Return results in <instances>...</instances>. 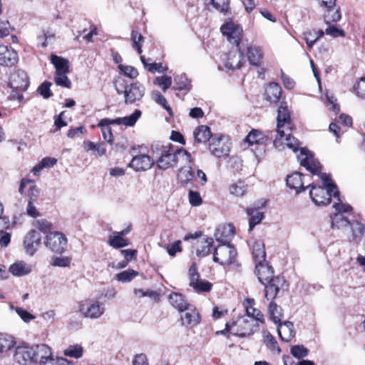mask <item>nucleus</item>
Wrapping results in <instances>:
<instances>
[{"label":"nucleus","instance_id":"obj_25","mask_svg":"<svg viewBox=\"0 0 365 365\" xmlns=\"http://www.w3.org/2000/svg\"><path fill=\"white\" fill-rule=\"evenodd\" d=\"M17 61V53L8 46L0 45V65L11 66Z\"/></svg>","mask_w":365,"mask_h":365},{"label":"nucleus","instance_id":"obj_48","mask_svg":"<svg viewBox=\"0 0 365 365\" xmlns=\"http://www.w3.org/2000/svg\"><path fill=\"white\" fill-rule=\"evenodd\" d=\"M268 312L271 319L275 324H277L280 322L281 318L282 317V309L279 307L277 306V304L275 302H270L268 307Z\"/></svg>","mask_w":365,"mask_h":365},{"label":"nucleus","instance_id":"obj_27","mask_svg":"<svg viewBox=\"0 0 365 365\" xmlns=\"http://www.w3.org/2000/svg\"><path fill=\"white\" fill-rule=\"evenodd\" d=\"M287 185L296 190L297 193H300L306 190L307 187L304 186V180L302 175L299 172H295L287 176L286 179Z\"/></svg>","mask_w":365,"mask_h":365},{"label":"nucleus","instance_id":"obj_33","mask_svg":"<svg viewBox=\"0 0 365 365\" xmlns=\"http://www.w3.org/2000/svg\"><path fill=\"white\" fill-rule=\"evenodd\" d=\"M258 207H248L246 210V212L248 216H250L249 220V231L253 230V228L261 222L262 220L264 217V215L262 212L258 210Z\"/></svg>","mask_w":365,"mask_h":365},{"label":"nucleus","instance_id":"obj_11","mask_svg":"<svg viewBox=\"0 0 365 365\" xmlns=\"http://www.w3.org/2000/svg\"><path fill=\"white\" fill-rule=\"evenodd\" d=\"M44 243L53 252L62 253L66 248L67 239L61 232H53L46 235Z\"/></svg>","mask_w":365,"mask_h":365},{"label":"nucleus","instance_id":"obj_44","mask_svg":"<svg viewBox=\"0 0 365 365\" xmlns=\"http://www.w3.org/2000/svg\"><path fill=\"white\" fill-rule=\"evenodd\" d=\"M253 302V299H247V303L249 305L246 307V314L243 317H250V318L252 317L255 320L257 321L258 324L259 322H263L264 315L259 310L252 307Z\"/></svg>","mask_w":365,"mask_h":365},{"label":"nucleus","instance_id":"obj_21","mask_svg":"<svg viewBox=\"0 0 365 365\" xmlns=\"http://www.w3.org/2000/svg\"><path fill=\"white\" fill-rule=\"evenodd\" d=\"M243 61V52L240 51V48L236 47L227 53L225 66L229 70L237 69L241 67Z\"/></svg>","mask_w":365,"mask_h":365},{"label":"nucleus","instance_id":"obj_56","mask_svg":"<svg viewBox=\"0 0 365 365\" xmlns=\"http://www.w3.org/2000/svg\"><path fill=\"white\" fill-rule=\"evenodd\" d=\"M154 84L159 86L163 92H165L172 85V78L168 76L156 77L154 80Z\"/></svg>","mask_w":365,"mask_h":365},{"label":"nucleus","instance_id":"obj_12","mask_svg":"<svg viewBox=\"0 0 365 365\" xmlns=\"http://www.w3.org/2000/svg\"><path fill=\"white\" fill-rule=\"evenodd\" d=\"M190 286L192 287L195 292H202L211 290L212 284L208 281L200 279V274L197 272L196 264H192L189 269Z\"/></svg>","mask_w":365,"mask_h":365},{"label":"nucleus","instance_id":"obj_61","mask_svg":"<svg viewBox=\"0 0 365 365\" xmlns=\"http://www.w3.org/2000/svg\"><path fill=\"white\" fill-rule=\"evenodd\" d=\"M291 354L297 359H302L308 355L309 351L303 345H295L291 348Z\"/></svg>","mask_w":365,"mask_h":365},{"label":"nucleus","instance_id":"obj_39","mask_svg":"<svg viewBox=\"0 0 365 365\" xmlns=\"http://www.w3.org/2000/svg\"><path fill=\"white\" fill-rule=\"evenodd\" d=\"M324 34H326L325 30L323 31L322 29L307 31L304 33V39L306 41L307 46L309 48H312L318 39L322 37Z\"/></svg>","mask_w":365,"mask_h":365},{"label":"nucleus","instance_id":"obj_43","mask_svg":"<svg viewBox=\"0 0 365 365\" xmlns=\"http://www.w3.org/2000/svg\"><path fill=\"white\" fill-rule=\"evenodd\" d=\"M193 178L194 172L190 166H184L178 170V180L183 185L187 184Z\"/></svg>","mask_w":365,"mask_h":365},{"label":"nucleus","instance_id":"obj_28","mask_svg":"<svg viewBox=\"0 0 365 365\" xmlns=\"http://www.w3.org/2000/svg\"><path fill=\"white\" fill-rule=\"evenodd\" d=\"M27 185H29L28 194H27L28 197L30 199L29 200L36 201L38 197L39 190H38L37 186L32 182V180H31L28 178H23L21 180L20 186L19 188V192L21 195H23L24 192V188Z\"/></svg>","mask_w":365,"mask_h":365},{"label":"nucleus","instance_id":"obj_50","mask_svg":"<svg viewBox=\"0 0 365 365\" xmlns=\"http://www.w3.org/2000/svg\"><path fill=\"white\" fill-rule=\"evenodd\" d=\"M133 48L140 54L142 53V42L143 41V36L141 34L135 30L131 31L130 35Z\"/></svg>","mask_w":365,"mask_h":365},{"label":"nucleus","instance_id":"obj_41","mask_svg":"<svg viewBox=\"0 0 365 365\" xmlns=\"http://www.w3.org/2000/svg\"><path fill=\"white\" fill-rule=\"evenodd\" d=\"M15 343L14 339L11 336L0 334V356L12 349Z\"/></svg>","mask_w":365,"mask_h":365},{"label":"nucleus","instance_id":"obj_18","mask_svg":"<svg viewBox=\"0 0 365 365\" xmlns=\"http://www.w3.org/2000/svg\"><path fill=\"white\" fill-rule=\"evenodd\" d=\"M155 164V160L150 155L141 154L134 155L129 165L135 171H145L149 170Z\"/></svg>","mask_w":365,"mask_h":365},{"label":"nucleus","instance_id":"obj_10","mask_svg":"<svg viewBox=\"0 0 365 365\" xmlns=\"http://www.w3.org/2000/svg\"><path fill=\"white\" fill-rule=\"evenodd\" d=\"M220 31L230 43L239 48L243 32L240 24H235L232 21H228L221 26Z\"/></svg>","mask_w":365,"mask_h":365},{"label":"nucleus","instance_id":"obj_8","mask_svg":"<svg viewBox=\"0 0 365 365\" xmlns=\"http://www.w3.org/2000/svg\"><path fill=\"white\" fill-rule=\"evenodd\" d=\"M333 207L336 213L331 216V227L333 229H341L346 227L350 224V220L344 214L349 213L352 210L351 205L344 204L341 200L334 202Z\"/></svg>","mask_w":365,"mask_h":365},{"label":"nucleus","instance_id":"obj_4","mask_svg":"<svg viewBox=\"0 0 365 365\" xmlns=\"http://www.w3.org/2000/svg\"><path fill=\"white\" fill-rule=\"evenodd\" d=\"M151 151L158 158L156 163L160 169L166 170L176 164L175 148L170 143H153L151 145Z\"/></svg>","mask_w":365,"mask_h":365},{"label":"nucleus","instance_id":"obj_14","mask_svg":"<svg viewBox=\"0 0 365 365\" xmlns=\"http://www.w3.org/2000/svg\"><path fill=\"white\" fill-rule=\"evenodd\" d=\"M79 311L85 317L90 319H98L105 312L103 303L99 302H88L81 303Z\"/></svg>","mask_w":365,"mask_h":365},{"label":"nucleus","instance_id":"obj_59","mask_svg":"<svg viewBox=\"0 0 365 365\" xmlns=\"http://www.w3.org/2000/svg\"><path fill=\"white\" fill-rule=\"evenodd\" d=\"M34 227L43 233L51 232L52 224L45 219L37 220L34 222Z\"/></svg>","mask_w":365,"mask_h":365},{"label":"nucleus","instance_id":"obj_36","mask_svg":"<svg viewBox=\"0 0 365 365\" xmlns=\"http://www.w3.org/2000/svg\"><path fill=\"white\" fill-rule=\"evenodd\" d=\"M168 299L170 304L180 312H183V309L190 305L181 294L176 292L170 294Z\"/></svg>","mask_w":365,"mask_h":365},{"label":"nucleus","instance_id":"obj_54","mask_svg":"<svg viewBox=\"0 0 365 365\" xmlns=\"http://www.w3.org/2000/svg\"><path fill=\"white\" fill-rule=\"evenodd\" d=\"M138 275V272L133 269L123 271L116 274V279L121 282H130L133 278Z\"/></svg>","mask_w":365,"mask_h":365},{"label":"nucleus","instance_id":"obj_31","mask_svg":"<svg viewBox=\"0 0 365 365\" xmlns=\"http://www.w3.org/2000/svg\"><path fill=\"white\" fill-rule=\"evenodd\" d=\"M141 114L142 113L140 110H135V111L130 115L123 118H116L113 119V122L115 125H123L126 127H132L140 118Z\"/></svg>","mask_w":365,"mask_h":365},{"label":"nucleus","instance_id":"obj_6","mask_svg":"<svg viewBox=\"0 0 365 365\" xmlns=\"http://www.w3.org/2000/svg\"><path fill=\"white\" fill-rule=\"evenodd\" d=\"M277 121V130L273 145L275 148H279L282 143V140L285 135V130L289 132L291 129L290 113L286 106L281 105L279 107Z\"/></svg>","mask_w":365,"mask_h":365},{"label":"nucleus","instance_id":"obj_53","mask_svg":"<svg viewBox=\"0 0 365 365\" xmlns=\"http://www.w3.org/2000/svg\"><path fill=\"white\" fill-rule=\"evenodd\" d=\"M176 163L181 162L182 163H190L192 161L191 154L182 148H175Z\"/></svg>","mask_w":365,"mask_h":365},{"label":"nucleus","instance_id":"obj_2","mask_svg":"<svg viewBox=\"0 0 365 365\" xmlns=\"http://www.w3.org/2000/svg\"><path fill=\"white\" fill-rule=\"evenodd\" d=\"M282 142L281 145L278 148L279 149L282 145H285L296 153L299 150V153L297 155L298 161L302 166L304 167L312 174H317L320 171V163L314 158L313 154L307 148H299L300 143L292 135L291 130L289 132L285 130V135Z\"/></svg>","mask_w":365,"mask_h":365},{"label":"nucleus","instance_id":"obj_37","mask_svg":"<svg viewBox=\"0 0 365 365\" xmlns=\"http://www.w3.org/2000/svg\"><path fill=\"white\" fill-rule=\"evenodd\" d=\"M195 140L198 143H205L212 136L210 128L207 125L198 126L193 133Z\"/></svg>","mask_w":365,"mask_h":365},{"label":"nucleus","instance_id":"obj_30","mask_svg":"<svg viewBox=\"0 0 365 365\" xmlns=\"http://www.w3.org/2000/svg\"><path fill=\"white\" fill-rule=\"evenodd\" d=\"M341 14L340 9L336 5L330 8H325L324 11V21L325 24H333L340 21Z\"/></svg>","mask_w":365,"mask_h":365},{"label":"nucleus","instance_id":"obj_23","mask_svg":"<svg viewBox=\"0 0 365 365\" xmlns=\"http://www.w3.org/2000/svg\"><path fill=\"white\" fill-rule=\"evenodd\" d=\"M32 272V265L22 260L11 264L9 268V274L21 277L29 274Z\"/></svg>","mask_w":365,"mask_h":365},{"label":"nucleus","instance_id":"obj_52","mask_svg":"<svg viewBox=\"0 0 365 365\" xmlns=\"http://www.w3.org/2000/svg\"><path fill=\"white\" fill-rule=\"evenodd\" d=\"M327 28L325 29V33L327 35L330 36L332 38L344 37L345 32L343 29L339 28L336 23L326 24Z\"/></svg>","mask_w":365,"mask_h":365},{"label":"nucleus","instance_id":"obj_55","mask_svg":"<svg viewBox=\"0 0 365 365\" xmlns=\"http://www.w3.org/2000/svg\"><path fill=\"white\" fill-rule=\"evenodd\" d=\"M155 101L162 106L169 113L170 116L173 115L171 107L168 105L166 98L159 92L155 91L153 93Z\"/></svg>","mask_w":365,"mask_h":365},{"label":"nucleus","instance_id":"obj_62","mask_svg":"<svg viewBox=\"0 0 365 365\" xmlns=\"http://www.w3.org/2000/svg\"><path fill=\"white\" fill-rule=\"evenodd\" d=\"M118 68L124 76L130 78H135L138 76V72L136 68L130 66H125L123 64L118 65Z\"/></svg>","mask_w":365,"mask_h":365},{"label":"nucleus","instance_id":"obj_13","mask_svg":"<svg viewBox=\"0 0 365 365\" xmlns=\"http://www.w3.org/2000/svg\"><path fill=\"white\" fill-rule=\"evenodd\" d=\"M231 143L225 136L212 138L209 145V150L216 158L227 155L230 150Z\"/></svg>","mask_w":365,"mask_h":365},{"label":"nucleus","instance_id":"obj_42","mask_svg":"<svg viewBox=\"0 0 365 365\" xmlns=\"http://www.w3.org/2000/svg\"><path fill=\"white\" fill-rule=\"evenodd\" d=\"M175 86V90L189 91L192 88L191 81L187 77L185 74H180L174 78Z\"/></svg>","mask_w":365,"mask_h":365},{"label":"nucleus","instance_id":"obj_1","mask_svg":"<svg viewBox=\"0 0 365 365\" xmlns=\"http://www.w3.org/2000/svg\"><path fill=\"white\" fill-rule=\"evenodd\" d=\"M320 170H322V168ZM317 175L320 176L324 187L317 186L313 184H309L307 186V187H311L309 195L314 204L317 205H327L330 203L331 197L336 198L338 202L340 201L339 191L337 190L336 185L333 182L330 175L322 173L321 171Z\"/></svg>","mask_w":365,"mask_h":365},{"label":"nucleus","instance_id":"obj_57","mask_svg":"<svg viewBox=\"0 0 365 365\" xmlns=\"http://www.w3.org/2000/svg\"><path fill=\"white\" fill-rule=\"evenodd\" d=\"M68 73H56L54 81L56 85L70 88L71 86V82L67 76Z\"/></svg>","mask_w":365,"mask_h":365},{"label":"nucleus","instance_id":"obj_35","mask_svg":"<svg viewBox=\"0 0 365 365\" xmlns=\"http://www.w3.org/2000/svg\"><path fill=\"white\" fill-rule=\"evenodd\" d=\"M212 244L213 239L211 237H207L203 240L197 241L196 255L200 257L207 256L211 252Z\"/></svg>","mask_w":365,"mask_h":365},{"label":"nucleus","instance_id":"obj_5","mask_svg":"<svg viewBox=\"0 0 365 365\" xmlns=\"http://www.w3.org/2000/svg\"><path fill=\"white\" fill-rule=\"evenodd\" d=\"M115 87L118 94L123 93L125 103L132 104L136 101L140 100L145 93V88L138 82L125 85V80L118 78L115 82Z\"/></svg>","mask_w":365,"mask_h":365},{"label":"nucleus","instance_id":"obj_9","mask_svg":"<svg viewBox=\"0 0 365 365\" xmlns=\"http://www.w3.org/2000/svg\"><path fill=\"white\" fill-rule=\"evenodd\" d=\"M9 85L13 92L16 93L19 101L23 98L22 93L25 91L29 85L26 73L22 70L15 71L11 74Z\"/></svg>","mask_w":365,"mask_h":365},{"label":"nucleus","instance_id":"obj_20","mask_svg":"<svg viewBox=\"0 0 365 365\" xmlns=\"http://www.w3.org/2000/svg\"><path fill=\"white\" fill-rule=\"evenodd\" d=\"M235 227L232 225H222L219 226L215 233V240L220 245L230 244V240L234 237Z\"/></svg>","mask_w":365,"mask_h":365},{"label":"nucleus","instance_id":"obj_29","mask_svg":"<svg viewBox=\"0 0 365 365\" xmlns=\"http://www.w3.org/2000/svg\"><path fill=\"white\" fill-rule=\"evenodd\" d=\"M282 93L280 86L274 82L270 83L265 88V98L269 102L277 103L279 101Z\"/></svg>","mask_w":365,"mask_h":365},{"label":"nucleus","instance_id":"obj_40","mask_svg":"<svg viewBox=\"0 0 365 365\" xmlns=\"http://www.w3.org/2000/svg\"><path fill=\"white\" fill-rule=\"evenodd\" d=\"M51 61L56 68V73H68L69 65L68 60L56 55H52Z\"/></svg>","mask_w":365,"mask_h":365},{"label":"nucleus","instance_id":"obj_46","mask_svg":"<svg viewBox=\"0 0 365 365\" xmlns=\"http://www.w3.org/2000/svg\"><path fill=\"white\" fill-rule=\"evenodd\" d=\"M108 243L110 246L115 249L124 247L129 245L127 239L116 232H113V235L109 237Z\"/></svg>","mask_w":365,"mask_h":365},{"label":"nucleus","instance_id":"obj_15","mask_svg":"<svg viewBox=\"0 0 365 365\" xmlns=\"http://www.w3.org/2000/svg\"><path fill=\"white\" fill-rule=\"evenodd\" d=\"M41 242V236L40 233L31 230L24 237L23 245L26 253L30 256H33L38 249Z\"/></svg>","mask_w":365,"mask_h":365},{"label":"nucleus","instance_id":"obj_45","mask_svg":"<svg viewBox=\"0 0 365 365\" xmlns=\"http://www.w3.org/2000/svg\"><path fill=\"white\" fill-rule=\"evenodd\" d=\"M264 343L266 346L274 354H279L281 349L274 337L269 332H264Z\"/></svg>","mask_w":365,"mask_h":365},{"label":"nucleus","instance_id":"obj_19","mask_svg":"<svg viewBox=\"0 0 365 365\" xmlns=\"http://www.w3.org/2000/svg\"><path fill=\"white\" fill-rule=\"evenodd\" d=\"M255 274L257 276L260 283H267L266 282L275 278L274 269L267 261L258 262L255 264Z\"/></svg>","mask_w":365,"mask_h":365},{"label":"nucleus","instance_id":"obj_38","mask_svg":"<svg viewBox=\"0 0 365 365\" xmlns=\"http://www.w3.org/2000/svg\"><path fill=\"white\" fill-rule=\"evenodd\" d=\"M252 255L255 264L258 262H266V252L264 245L262 241H257L252 246Z\"/></svg>","mask_w":365,"mask_h":365},{"label":"nucleus","instance_id":"obj_3","mask_svg":"<svg viewBox=\"0 0 365 365\" xmlns=\"http://www.w3.org/2000/svg\"><path fill=\"white\" fill-rule=\"evenodd\" d=\"M259 327L257 321L250 317H240L232 324H226L224 330L217 331V334H226L230 333L240 337H245L254 334Z\"/></svg>","mask_w":365,"mask_h":365},{"label":"nucleus","instance_id":"obj_64","mask_svg":"<svg viewBox=\"0 0 365 365\" xmlns=\"http://www.w3.org/2000/svg\"><path fill=\"white\" fill-rule=\"evenodd\" d=\"M354 89L358 97L365 98V78H361Z\"/></svg>","mask_w":365,"mask_h":365},{"label":"nucleus","instance_id":"obj_58","mask_svg":"<svg viewBox=\"0 0 365 365\" xmlns=\"http://www.w3.org/2000/svg\"><path fill=\"white\" fill-rule=\"evenodd\" d=\"M348 227H350L354 239L360 237L364 233V226L358 221L351 222Z\"/></svg>","mask_w":365,"mask_h":365},{"label":"nucleus","instance_id":"obj_7","mask_svg":"<svg viewBox=\"0 0 365 365\" xmlns=\"http://www.w3.org/2000/svg\"><path fill=\"white\" fill-rule=\"evenodd\" d=\"M237 252L230 244L219 245L213 252V260L222 266H228L236 260Z\"/></svg>","mask_w":365,"mask_h":365},{"label":"nucleus","instance_id":"obj_34","mask_svg":"<svg viewBox=\"0 0 365 365\" xmlns=\"http://www.w3.org/2000/svg\"><path fill=\"white\" fill-rule=\"evenodd\" d=\"M247 58L250 63L254 66L260 65L263 53L260 47L250 46L247 48Z\"/></svg>","mask_w":365,"mask_h":365},{"label":"nucleus","instance_id":"obj_49","mask_svg":"<svg viewBox=\"0 0 365 365\" xmlns=\"http://www.w3.org/2000/svg\"><path fill=\"white\" fill-rule=\"evenodd\" d=\"M40 365H73V364L65 358L55 356L52 353L51 356L42 361Z\"/></svg>","mask_w":365,"mask_h":365},{"label":"nucleus","instance_id":"obj_24","mask_svg":"<svg viewBox=\"0 0 365 365\" xmlns=\"http://www.w3.org/2000/svg\"><path fill=\"white\" fill-rule=\"evenodd\" d=\"M51 349L45 344L33 346V361L34 364L38 363V365L45 361L48 356H51Z\"/></svg>","mask_w":365,"mask_h":365},{"label":"nucleus","instance_id":"obj_63","mask_svg":"<svg viewBox=\"0 0 365 365\" xmlns=\"http://www.w3.org/2000/svg\"><path fill=\"white\" fill-rule=\"evenodd\" d=\"M51 86V83L45 81L39 86L37 91L43 98H48L53 96L50 89Z\"/></svg>","mask_w":365,"mask_h":365},{"label":"nucleus","instance_id":"obj_26","mask_svg":"<svg viewBox=\"0 0 365 365\" xmlns=\"http://www.w3.org/2000/svg\"><path fill=\"white\" fill-rule=\"evenodd\" d=\"M278 324L277 332L280 339L285 342L290 341L295 335L294 324L292 322L286 321Z\"/></svg>","mask_w":365,"mask_h":365},{"label":"nucleus","instance_id":"obj_51","mask_svg":"<svg viewBox=\"0 0 365 365\" xmlns=\"http://www.w3.org/2000/svg\"><path fill=\"white\" fill-rule=\"evenodd\" d=\"M210 3L221 14H227L230 13V0H210Z\"/></svg>","mask_w":365,"mask_h":365},{"label":"nucleus","instance_id":"obj_47","mask_svg":"<svg viewBox=\"0 0 365 365\" xmlns=\"http://www.w3.org/2000/svg\"><path fill=\"white\" fill-rule=\"evenodd\" d=\"M247 185L243 181H238L230 185V193L236 197H242L247 192Z\"/></svg>","mask_w":365,"mask_h":365},{"label":"nucleus","instance_id":"obj_17","mask_svg":"<svg viewBox=\"0 0 365 365\" xmlns=\"http://www.w3.org/2000/svg\"><path fill=\"white\" fill-rule=\"evenodd\" d=\"M263 283L264 286V297L268 300H273L278 294L281 288H283L286 281L284 277L276 276L272 280Z\"/></svg>","mask_w":365,"mask_h":365},{"label":"nucleus","instance_id":"obj_60","mask_svg":"<svg viewBox=\"0 0 365 365\" xmlns=\"http://www.w3.org/2000/svg\"><path fill=\"white\" fill-rule=\"evenodd\" d=\"M66 356L78 359L83 355V348L80 345L71 346L64 351Z\"/></svg>","mask_w":365,"mask_h":365},{"label":"nucleus","instance_id":"obj_16","mask_svg":"<svg viewBox=\"0 0 365 365\" xmlns=\"http://www.w3.org/2000/svg\"><path fill=\"white\" fill-rule=\"evenodd\" d=\"M33 354V346L23 345L16 347L13 357L16 363L27 365L34 364Z\"/></svg>","mask_w":365,"mask_h":365},{"label":"nucleus","instance_id":"obj_32","mask_svg":"<svg viewBox=\"0 0 365 365\" xmlns=\"http://www.w3.org/2000/svg\"><path fill=\"white\" fill-rule=\"evenodd\" d=\"M268 137L263 134L258 130H252L245 138V141L250 145H263L267 140Z\"/></svg>","mask_w":365,"mask_h":365},{"label":"nucleus","instance_id":"obj_22","mask_svg":"<svg viewBox=\"0 0 365 365\" xmlns=\"http://www.w3.org/2000/svg\"><path fill=\"white\" fill-rule=\"evenodd\" d=\"M181 321L182 325L194 327L199 323L200 317L195 307L191 304L181 312Z\"/></svg>","mask_w":365,"mask_h":365}]
</instances>
